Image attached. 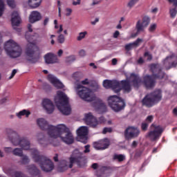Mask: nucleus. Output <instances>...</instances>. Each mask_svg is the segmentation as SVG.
I'll return each instance as SVG.
<instances>
[{
  "mask_svg": "<svg viewBox=\"0 0 177 177\" xmlns=\"http://www.w3.org/2000/svg\"><path fill=\"white\" fill-rule=\"evenodd\" d=\"M66 63H73V62H75V55H71L66 58Z\"/></svg>",
  "mask_w": 177,
  "mask_h": 177,
  "instance_id": "obj_40",
  "label": "nucleus"
},
{
  "mask_svg": "<svg viewBox=\"0 0 177 177\" xmlns=\"http://www.w3.org/2000/svg\"><path fill=\"white\" fill-rule=\"evenodd\" d=\"M108 104L109 107L115 112L121 111V110H124L125 108V102L122 98L117 95H111L109 97Z\"/></svg>",
  "mask_w": 177,
  "mask_h": 177,
  "instance_id": "obj_10",
  "label": "nucleus"
},
{
  "mask_svg": "<svg viewBox=\"0 0 177 177\" xmlns=\"http://www.w3.org/2000/svg\"><path fill=\"white\" fill-rule=\"evenodd\" d=\"M111 84H112V80H104L103 82V86L106 89H109V88H111Z\"/></svg>",
  "mask_w": 177,
  "mask_h": 177,
  "instance_id": "obj_35",
  "label": "nucleus"
},
{
  "mask_svg": "<svg viewBox=\"0 0 177 177\" xmlns=\"http://www.w3.org/2000/svg\"><path fill=\"white\" fill-rule=\"evenodd\" d=\"M72 4L73 6H77V5H81V0H77V1H73Z\"/></svg>",
  "mask_w": 177,
  "mask_h": 177,
  "instance_id": "obj_58",
  "label": "nucleus"
},
{
  "mask_svg": "<svg viewBox=\"0 0 177 177\" xmlns=\"http://www.w3.org/2000/svg\"><path fill=\"white\" fill-rule=\"evenodd\" d=\"M164 132V130H162V128L161 126H156L155 127V129L153 131H151L147 134V138H149L151 140L154 142V140H157L160 136H161V134Z\"/></svg>",
  "mask_w": 177,
  "mask_h": 177,
  "instance_id": "obj_14",
  "label": "nucleus"
},
{
  "mask_svg": "<svg viewBox=\"0 0 177 177\" xmlns=\"http://www.w3.org/2000/svg\"><path fill=\"white\" fill-rule=\"evenodd\" d=\"M64 41H66V39L64 35L61 34L57 37L58 44H64Z\"/></svg>",
  "mask_w": 177,
  "mask_h": 177,
  "instance_id": "obj_39",
  "label": "nucleus"
},
{
  "mask_svg": "<svg viewBox=\"0 0 177 177\" xmlns=\"http://www.w3.org/2000/svg\"><path fill=\"white\" fill-rule=\"evenodd\" d=\"M144 56L145 57H147V60L150 61L153 59V56L149 53V52H145V54H144Z\"/></svg>",
  "mask_w": 177,
  "mask_h": 177,
  "instance_id": "obj_48",
  "label": "nucleus"
},
{
  "mask_svg": "<svg viewBox=\"0 0 177 177\" xmlns=\"http://www.w3.org/2000/svg\"><path fill=\"white\" fill-rule=\"evenodd\" d=\"M77 138L80 139L83 143H86L88 140V127H81L77 130Z\"/></svg>",
  "mask_w": 177,
  "mask_h": 177,
  "instance_id": "obj_17",
  "label": "nucleus"
},
{
  "mask_svg": "<svg viewBox=\"0 0 177 177\" xmlns=\"http://www.w3.org/2000/svg\"><path fill=\"white\" fill-rule=\"evenodd\" d=\"M111 132H113V129H111V127H105L102 131L104 135H106L107 133H111Z\"/></svg>",
  "mask_w": 177,
  "mask_h": 177,
  "instance_id": "obj_46",
  "label": "nucleus"
},
{
  "mask_svg": "<svg viewBox=\"0 0 177 177\" xmlns=\"http://www.w3.org/2000/svg\"><path fill=\"white\" fill-rule=\"evenodd\" d=\"M41 19L42 15H41V12L37 10L32 11L29 15V22L32 24H34V23H37V21H39Z\"/></svg>",
  "mask_w": 177,
  "mask_h": 177,
  "instance_id": "obj_19",
  "label": "nucleus"
},
{
  "mask_svg": "<svg viewBox=\"0 0 177 177\" xmlns=\"http://www.w3.org/2000/svg\"><path fill=\"white\" fill-rule=\"evenodd\" d=\"M143 42V39H140V38H138L136 39V41H135L133 42V47L134 48H138V46H140V44H142Z\"/></svg>",
  "mask_w": 177,
  "mask_h": 177,
  "instance_id": "obj_37",
  "label": "nucleus"
},
{
  "mask_svg": "<svg viewBox=\"0 0 177 177\" xmlns=\"http://www.w3.org/2000/svg\"><path fill=\"white\" fill-rule=\"evenodd\" d=\"M11 23L13 29L16 30V31L20 32V29L17 28V27L20 26V23H21V18L20 17L19 12L14 11L12 13Z\"/></svg>",
  "mask_w": 177,
  "mask_h": 177,
  "instance_id": "obj_15",
  "label": "nucleus"
},
{
  "mask_svg": "<svg viewBox=\"0 0 177 177\" xmlns=\"http://www.w3.org/2000/svg\"><path fill=\"white\" fill-rule=\"evenodd\" d=\"M150 21H151V19L150 17L147 15H145L142 17V20H138L136 24V30H137L136 33L133 34V37H138L140 32H143L145 28L149 27L150 24Z\"/></svg>",
  "mask_w": 177,
  "mask_h": 177,
  "instance_id": "obj_12",
  "label": "nucleus"
},
{
  "mask_svg": "<svg viewBox=\"0 0 177 177\" xmlns=\"http://www.w3.org/2000/svg\"><path fill=\"white\" fill-rule=\"evenodd\" d=\"M89 147H91V146L89 145H87L84 147V153H89V151H91V150L89 149Z\"/></svg>",
  "mask_w": 177,
  "mask_h": 177,
  "instance_id": "obj_56",
  "label": "nucleus"
},
{
  "mask_svg": "<svg viewBox=\"0 0 177 177\" xmlns=\"http://www.w3.org/2000/svg\"><path fill=\"white\" fill-rule=\"evenodd\" d=\"M156 30H157V24H151L148 29L149 32H154Z\"/></svg>",
  "mask_w": 177,
  "mask_h": 177,
  "instance_id": "obj_41",
  "label": "nucleus"
},
{
  "mask_svg": "<svg viewBox=\"0 0 177 177\" xmlns=\"http://www.w3.org/2000/svg\"><path fill=\"white\" fill-rule=\"evenodd\" d=\"M48 80L55 88H57V89H63V88H64V84L53 75H48Z\"/></svg>",
  "mask_w": 177,
  "mask_h": 177,
  "instance_id": "obj_20",
  "label": "nucleus"
},
{
  "mask_svg": "<svg viewBox=\"0 0 177 177\" xmlns=\"http://www.w3.org/2000/svg\"><path fill=\"white\" fill-rule=\"evenodd\" d=\"M126 140H129L133 138V127H129L124 131Z\"/></svg>",
  "mask_w": 177,
  "mask_h": 177,
  "instance_id": "obj_27",
  "label": "nucleus"
},
{
  "mask_svg": "<svg viewBox=\"0 0 177 177\" xmlns=\"http://www.w3.org/2000/svg\"><path fill=\"white\" fill-rule=\"evenodd\" d=\"M150 71L152 75H146L143 77L142 84L146 89H153L157 84L156 80H162L165 77V72L162 71V68L159 64H151Z\"/></svg>",
  "mask_w": 177,
  "mask_h": 177,
  "instance_id": "obj_3",
  "label": "nucleus"
},
{
  "mask_svg": "<svg viewBox=\"0 0 177 177\" xmlns=\"http://www.w3.org/2000/svg\"><path fill=\"white\" fill-rule=\"evenodd\" d=\"M109 146H110V140L108 138L93 143V147L96 150H106V149H109Z\"/></svg>",
  "mask_w": 177,
  "mask_h": 177,
  "instance_id": "obj_16",
  "label": "nucleus"
},
{
  "mask_svg": "<svg viewBox=\"0 0 177 177\" xmlns=\"http://www.w3.org/2000/svg\"><path fill=\"white\" fill-rule=\"evenodd\" d=\"M132 48H133V43H130L129 44H127L124 46L125 50H127V51H129V50H132Z\"/></svg>",
  "mask_w": 177,
  "mask_h": 177,
  "instance_id": "obj_47",
  "label": "nucleus"
},
{
  "mask_svg": "<svg viewBox=\"0 0 177 177\" xmlns=\"http://www.w3.org/2000/svg\"><path fill=\"white\" fill-rule=\"evenodd\" d=\"M102 2V0H93V3L91 4V6H95V5H99Z\"/></svg>",
  "mask_w": 177,
  "mask_h": 177,
  "instance_id": "obj_55",
  "label": "nucleus"
},
{
  "mask_svg": "<svg viewBox=\"0 0 177 177\" xmlns=\"http://www.w3.org/2000/svg\"><path fill=\"white\" fill-rule=\"evenodd\" d=\"M140 84H142V79L136 74H133V87L138 88Z\"/></svg>",
  "mask_w": 177,
  "mask_h": 177,
  "instance_id": "obj_30",
  "label": "nucleus"
},
{
  "mask_svg": "<svg viewBox=\"0 0 177 177\" xmlns=\"http://www.w3.org/2000/svg\"><path fill=\"white\" fill-rule=\"evenodd\" d=\"M66 16L68 17V16H71V13H73V10L71 8H66Z\"/></svg>",
  "mask_w": 177,
  "mask_h": 177,
  "instance_id": "obj_51",
  "label": "nucleus"
},
{
  "mask_svg": "<svg viewBox=\"0 0 177 177\" xmlns=\"http://www.w3.org/2000/svg\"><path fill=\"white\" fill-rule=\"evenodd\" d=\"M26 169L31 176H38V175L41 174V171L38 169V167H37L35 165H29L26 166Z\"/></svg>",
  "mask_w": 177,
  "mask_h": 177,
  "instance_id": "obj_22",
  "label": "nucleus"
},
{
  "mask_svg": "<svg viewBox=\"0 0 177 177\" xmlns=\"http://www.w3.org/2000/svg\"><path fill=\"white\" fill-rule=\"evenodd\" d=\"M79 55H80V56H81L82 57H84V56H85V55H86V53L85 52V50H81L79 52Z\"/></svg>",
  "mask_w": 177,
  "mask_h": 177,
  "instance_id": "obj_60",
  "label": "nucleus"
},
{
  "mask_svg": "<svg viewBox=\"0 0 177 177\" xmlns=\"http://www.w3.org/2000/svg\"><path fill=\"white\" fill-rule=\"evenodd\" d=\"M137 63L138 64H143V63H145V60H143V58L140 57L137 61Z\"/></svg>",
  "mask_w": 177,
  "mask_h": 177,
  "instance_id": "obj_63",
  "label": "nucleus"
},
{
  "mask_svg": "<svg viewBox=\"0 0 177 177\" xmlns=\"http://www.w3.org/2000/svg\"><path fill=\"white\" fill-rule=\"evenodd\" d=\"M44 60L47 64H54L58 62L57 55L48 53L44 56Z\"/></svg>",
  "mask_w": 177,
  "mask_h": 177,
  "instance_id": "obj_21",
  "label": "nucleus"
},
{
  "mask_svg": "<svg viewBox=\"0 0 177 177\" xmlns=\"http://www.w3.org/2000/svg\"><path fill=\"white\" fill-rule=\"evenodd\" d=\"M3 10H5V4L3 0H0V17L3 15Z\"/></svg>",
  "mask_w": 177,
  "mask_h": 177,
  "instance_id": "obj_38",
  "label": "nucleus"
},
{
  "mask_svg": "<svg viewBox=\"0 0 177 177\" xmlns=\"http://www.w3.org/2000/svg\"><path fill=\"white\" fill-rule=\"evenodd\" d=\"M142 104L143 106H146V107H153L156 102L153 100V98L150 96L149 94H147L143 99H142Z\"/></svg>",
  "mask_w": 177,
  "mask_h": 177,
  "instance_id": "obj_25",
  "label": "nucleus"
},
{
  "mask_svg": "<svg viewBox=\"0 0 177 177\" xmlns=\"http://www.w3.org/2000/svg\"><path fill=\"white\" fill-rule=\"evenodd\" d=\"M4 49L7 55H8L10 57H12V59H16L21 56V47L12 39L5 43Z\"/></svg>",
  "mask_w": 177,
  "mask_h": 177,
  "instance_id": "obj_6",
  "label": "nucleus"
},
{
  "mask_svg": "<svg viewBox=\"0 0 177 177\" xmlns=\"http://www.w3.org/2000/svg\"><path fill=\"white\" fill-rule=\"evenodd\" d=\"M7 4L8 6H10V8H12V9H15V8H16L15 0H7Z\"/></svg>",
  "mask_w": 177,
  "mask_h": 177,
  "instance_id": "obj_43",
  "label": "nucleus"
},
{
  "mask_svg": "<svg viewBox=\"0 0 177 177\" xmlns=\"http://www.w3.org/2000/svg\"><path fill=\"white\" fill-rule=\"evenodd\" d=\"M12 176H15V177H24V174L21 171H15L13 172V174L12 175Z\"/></svg>",
  "mask_w": 177,
  "mask_h": 177,
  "instance_id": "obj_42",
  "label": "nucleus"
},
{
  "mask_svg": "<svg viewBox=\"0 0 177 177\" xmlns=\"http://www.w3.org/2000/svg\"><path fill=\"white\" fill-rule=\"evenodd\" d=\"M53 38H56V35H51L50 36V44L51 45H55V39Z\"/></svg>",
  "mask_w": 177,
  "mask_h": 177,
  "instance_id": "obj_53",
  "label": "nucleus"
},
{
  "mask_svg": "<svg viewBox=\"0 0 177 177\" xmlns=\"http://www.w3.org/2000/svg\"><path fill=\"white\" fill-rule=\"evenodd\" d=\"M163 66L166 70H171L177 66V56L172 54L163 60Z\"/></svg>",
  "mask_w": 177,
  "mask_h": 177,
  "instance_id": "obj_13",
  "label": "nucleus"
},
{
  "mask_svg": "<svg viewBox=\"0 0 177 177\" xmlns=\"http://www.w3.org/2000/svg\"><path fill=\"white\" fill-rule=\"evenodd\" d=\"M113 159L114 161H118V162H122L125 160V156L122 154H114Z\"/></svg>",
  "mask_w": 177,
  "mask_h": 177,
  "instance_id": "obj_31",
  "label": "nucleus"
},
{
  "mask_svg": "<svg viewBox=\"0 0 177 177\" xmlns=\"http://www.w3.org/2000/svg\"><path fill=\"white\" fill-rule=\"evenodd\" d=\"M37 124L41 131H47V133L50 138L53 139L60 138L61 140L66 145H73L74 143L73 133H71L70 129L65 124L50 125L44 118L37 119Z\"/></svg>",
  "mask_w": 177,
  "mask_h": 177,
  "instance_id": "obj_1",
  "label": "nucleus"
},
{
  "mask_svg": "<svg viewBox=\"0 0 177 177\" xmlns=\"http://www.w3.org/2000/svg\"><path fill=\"white\" fill-rule=\"evenodd\" d=\"M76 89L78 91L77 95L85 102H95L96 100V96L93 95L92 90L90 88L78 84H77Z\"/></svg>",
  "mask_w": 177,
  "mask_h": 177,
  "instance_id": "obj_9",
  "label": "nucleus"
},
{
  "mask_svg": "<svg viewBox=\"0 0 177 177\" xmlns=\"http://www.w3.org/2000/svg\"><path fill=\"white\" fill-rule=\"evenodd\" d=\"M28 62L37 63L39 60V48L34 43H29L26 49Z\"/></svg>",
  "mask_w": 177,
  "mask_h": 177,
  "instance_id": "obj_7",
  "label": "nucleus"
},
{
  "mask_svg": "<svg viewBox=\"0 0 177 177\" xmlns=\"http://www.w3.org/2000/svg\"><path fill=\"white\" fill-rule=\"evenodd\" d=\"M140 134V129L136 127H133V138H138Z\"/></svg>",
  "mask_w": 177,
  "mask_h": 177,
  "instance_id": "obj_44",
  "label": "nucleus"
},
{
  "mask_svg": "<svg viewBox=\"0 0 177 177\" xmlns=\"http://www.w3.org/2000/svg\"><path fill=\"white\" fill-rule=\"evenodd\" d=\"M88 32L84 31V32H81L79 33V36L77 37V39L78 41H82L84 38H85L86 35H87Z\"/></svg>",
  "mask_w": 177,
  "mask_h": 177,
  "instance_id": "obj_36",
  "label": "nucleus"
},
{
  "mask_svg": "<svg viewBox=\"0 0 177 177\" xmlns=\"http://www.w3.org/2000/svg\"><path fill=\"white\" fill-rule=\"evenodd\" d=\"M6 133L8 138L14 146H20L21 148H15L12 150V154L17 157H23V150H30V143L28 138L21 137L17 132L12 129H7Z\"/></svg>",
  "mask_w": 177,
  "mask_h": 177,
  "instance_id": "obj_2",
  "label": "nucleus"
},
{
  "mask_svg": "<svg viewBox=\"0 0 177 177\" xmlns=\"http://www.w3.org/2000/svg\"><path fill=\"white\" fill-rule=\"evenodd\" d=\"M153 115H149V116H147V118H146L145 121H146L148 124H150L151 122H153Z\"/></svg>",
  "mask_w": 177,
  "mask_h": 177,
  "instance_id": "obj_49",
  "label": "nucleus"
},
{
  "mask_svg": "<svg viewBox=\"0 0 177 177\" xmlns=\"http://www.w3.org/2000/svg\"><path fill=\"white\" fill-rule=\"evenodd\" d=\"M86 161V156L84 154V152L80 151V149H75L69 158V168H73L74 164H77L78 167H82Z\"/></svg>",
  "mask_w": 177,
  "mask_h": 177,
  "instance_id": "obj_8",
  "label": "nucleus"
},
{
  "mask_svg": "<svg viewBox=\"0 0 177 177\" xmlns=\"http://www.w3.org/2000/svg\"><path fill=\"white\" fill-rule=\"evenodd\" d=\"M17 73V70L14 69L12 72L11 75L10 76L9 79L12 80V78H13V77H15V75H16V73Z\"/></svg>",
  "mask_w": 177,
  "mask_h": 177,
  "instance_id": "obj_57",
  "label": "nucleus"
},
{
  "mask_svg": "<svg viewBox=\"0 0 177 177\" xmlns=\"http://www.w3.org/2000/svg\"><path fill=\"white\" fill-rule=\"evenodd\" d=\"M31 112H30V111L23 109L22 111H20L19 113H17L16 115L17 117H18V118H21V117H23L24 115H25L26 118H28Z\"/></svg>",
  "mask_w": 177,
  "mask_h": 177,
  "instance_id": "obj_29",
  "label": "nucleus"
},
{
  "mask_svg": "<svg viewBox=\"0 0 177 177\" xmlns=\"http://www.w3.org/2000/svg\"><path fill=\"white\" fill-rule=\"evenodd\" d=\"M169 3H173L174 6H177V0H167Z\"/></svg>",
  "mask_w": 177,
  "mask_h": 177,
  "instance_id": "obj_59",
  "label": "nucleus"
},
{
  "mask_svg": "<svg viewBox=\"0 0 177 177\" xmlns=\"http://www.w3.org/2000/svg\"><path fill=\"white\" fill-rule=\"evenodd\" d=\"M32 157L35 162L39 164L40 168L44 172H50L53 171L55 168V165L50 159L46 158L44 155H40L39 151L37 149H32Z\"/></svg>",
  "mask_w": 177,
  "mask_h": 177,
  "instance_id": "obj_4",
  "label": "nucleus"
},
{
  "mask_svg": "<svg viewBox=\"0 0 177 177\" xmlns=\"http://www.w3.org/2000/svg\"><path fill=\"white\" fill-rule=\"evenodd\" d=\"M169 15H170L171 19H175V17H176V15H177L176 7L169 9Z\"/></svg>",
  "mask_w": 177,
  "mask_h": 177,
  "instance_id": "obj_34",
  "label": "nucleus"
},
{
  "mask_svg": "<svg viewBox=\"0 0 177 177\" xmlns=\"http://www.w3.org/2000/svg\"><path fill=\"white\" fill-rule=\"evenodd\" d=\"M53 145L54 147H57V146H60V142L55 140L53 142Z\"/></svg>",
  "mask_w": 177,
  "mask_h": 177,
  "instance_id": "obj_61",
  "label": "nucleus"
},
{
  "mask_svg": "<svg viewBox=\"0 0 177 177\" xmlns=\"http://www.w3.org/2000/svg\"><path fill=\"white\" fill-rule=\"evenodd\" d=\"M97 103L98 105V109L102 110V113H106L107 111V106H106L105 103H103L100 101H98Z\"/></svg>",
  "mask_w": 177,
  "mask_h": 177,
  "instance_id": "obj_32",
  "label": "nucleus"
},
{
  "mask_svg": "<svg viewBox=\"0 0 177 177\" xmlns=\"http://www.w3.org/2000/svg\"><path fill=\"white\" fill-rule=\"evenodd\" d=\"M41 104L44 109H46V113L48 114H52V113L55 111V105L53 104V102L50 100L48 98H44L42 100Z\"/></svg>",
  "mask_w": 177,
  "mask_h": 177,
  "instance_id": "obj_18",
  "label": "nucleus"
},
{
  "mask_svg": "<svg viewBox=\"0 0 177 177\" xmlns=\"http://www.w3.org/2000/svg\"><path fill=\"white\" fill-rule=\"evenodd\" d=\"M173 114L174 115H175L176 117H177V108H174L173 109Z\"/></svg>",
  "mask_w": 177,
  "mask_h": 177,
  "instance_id": "obj_64",
  "label": "nucleus"
},
{
  "mask_svg": "<svg viewBox=\"0 0 177 177\" xmlns=\"http://www.w3.org/2000/svg\"><path fill=\"white\" fill-rule=\"evenodd\" d=\"M57 96L58 100L55 99V102L58 110H59L64 115H69L71 113V107H70V104H68L67 95L63 91H58Z\"/></svg>",
  "mask_w": 177,
  "mask_h": 177,
  "instance_id": "obj_5",
  "label": "nucleus"
},
{
  "mask_svg": "<svg viewBox=\"0 0 177 177\" xmlns=\"http://www.w3.org/2000/svg\"><path fill=\"white\" fill-rule=\"evenodd\" d=\"M5 153H13V149L10 147H4Z\"/></svg>",
  "mask_w": 177,
  "mask_h": 177,
  "instance_id": "obj_50",
  "label": "nucleus"
},
{
  "mask_svg": "<svg viewBox=\"0 0 177 177\" xmlns=\"http://www.w3.org/2000/svg\"><path fill=\"white\" fill-rule=\"evenodd\" d=\"M140 156H142V151L141 150H138L136 152L134 158H138V157H140Z\"/></svg>",
  "mask_w": 177,
  "mask_h": 177,
  "instance_id": "obj_54",
  "label": "nucleus"
},
{
  "mask_svg": "<svg viewBox=\"0 0 177 177\" xmlns=\"http://www.w3.org/2000/svg\"><path fill=\"white\" fill-rule=\"evenodd\" d=\"M20 157H22L21 160V164H22V165H27V164L30 162V158H28V156L23 155V156Z\"/></svg>",
  "mask_w": 177,
  "mask_h": 177,
  "instance_id": "obj_33",
  "label": "nucleus"
},
{
  "mask_svg": "<svg viewBox=\"0 0 177 177\" xmlns=\"http://www.w3.org/2000/svg\"><path fill=\"white\" fill-rule=\"evenodd\" d=\"M149 95L155 103H158V102H160L161 99H162L161 90L160 89L155 90L153 92L150 93Z\"/></svg>",
  "mask_w": 177,
  "mask_h": 177,
  "instance_id": "obj_23",
  "label": "nucleus"
},
{
  "mask_svg": "<svg viewBox=\"0 0 177 177\" xmlns=\"http://www.w3.org/2000/svg\"><path fill=\"white\" fill-rule=\"evenodd\" d=\"M42 0H28V5L32 9H36V8H39L40 6Z\"/></svg>",
  "mask_w": 177,
  "mask_h": 177,
  "instance_id": "obj_28",
  "label": "nucleus"
},
{
  "mask_svg": "<svg viewBox=\"0 0 177 177\" xmlns=\"http://www.w3.org/2000/svg\"><path fill=\"white\" fill-rule=\"evenodd\" d=\"M84 121L86 122V125H88L91 128H96L99 124H104L106 119L104 117L101 116L97 120V119L92 115V113H88L84 114Z\"/></svg>",
  "mask_w": 177,
  "mask_h": 177,
  "instance_id": "obj_11",
  "label": "nucleus"
},
{
  "mask_svg": "<svg viewBox=\"0 0 177 177\" xmlns=\"http://www.w3.org/2000/svg\"><path fill=\"white\" fill-rule=\"evenodd\" d=\"M119 36H120V31L118 30L115 31V32L113 33V38H118Z\"/></svg>",
  "mask_w": 177,
  "mask_h": 177,
  "instance_id": "obj_62",
  "label": "nucleus"
},
{
  "mask_svg": "<svg viewBox=\"0 0 177 177\" xmlns=\"http://www.w3.org/2000/svg\"><path fill=\"white\" fill-rule=\"evenodd\" d=\"M121 89L124 91V93H129L132 88H131V82L129 80H122L120 82Z\"/></svg>",
  "mask_w": 177,
  "mask_h": 177,
  "instance_id": "obj_24",
  "label": "nucleus"
},
{
  "mask_svg": "<svg viewBox=\"0 0 177 177\" xmlns=\"http://www.w3.org/2000/svg\"><path fill=\"white\" fill-rule=\"evenodd\" d=\"M127 8L129 9H132L133 8V0H130L127 3Z\"/></svg>",
  "mask_w": 177,
  "mask_h": 177,
  "instance_id": "obj_52",
  "label": "nucleus"
},
{
  "mask_svg": "<svg viewBox=\"0 0 177 177\" xmlns=\"http://www.w3.org/2000/svg\"><path fill=\"white\" fill-rule=\"evenodd\" d=\"M149 128V123H146V122H142L141 124V129L142 131H143L144 132H146V131H147V129Z\"/></svg>",
  "mask_w": 177,
  "mask_h": 177,
  "instance_id": "obj_45",
  "label": "nucleus"
},
{
  "mask_svg": "<svg viewBox=\"0 0 177 177\" xmlns=\"http://www.w3.org/2000/svg\"><path fill=\"white\" fill-rule=\"evenodd\" d=\"M111 88L115 93H120L121 92V83L117 80H112Z\"/></svg>",
  "mask_w": 177,
  "mask_h": 177,
  "instance_id": "obj_26",
  "label": "nucleus"
}]
</instances>
